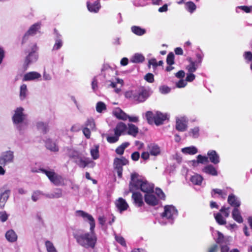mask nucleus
Masks as SVG:
<instances>
[{
  "instance_id": "1",
  "label": "nucleus",
  "mask_w": 252,
  "mask_h": 252,
  "mask_svg": "<svg viewBox=\"0 0 252 252\" xmlns=\"http://www.w3.org/2000/svg\"><path fill=\"white\" fill-rule=\"evenodd\" d=\"M73 236L77 243L86 249H94L97 240L94 229L86 233L81 229L77 230L73 232Z\"/></svg>"
},
{
  "instance_id": "2",
  "label": "nucleus",
  "mask_w": 252,
  "mask_h": 252,
  "mask_svg": "<svg viewBox=\"0 0 252 252\" xmlns=\"http://www.w3.org/2000/svg\"><path fill=\"white\" fill-rule=\"evenodd\" d=\"M149 96V91L143 86L135 90L127 91L125 94V96L126 98L131 99L137 103L144 102Z\"/></svg>"
},
{
  "instance_id": "3",
  "label": "nucleus",
  "mask_w": 252,
  "mask_h": 252,
  "mask_svg": "<svg viewBox=\"0 0 252 252\" xmlns=\"http://www.w3.org/2000/svg\"><path fill=\"white\" fill-rule=\"evenodd\" d=\"M41 172L45 174L50 181L55 186H64V179L60 175L56 173L54 170H47L44 168H40Z\"/></svg>"
},
{
  "instance_id": "4",
  "label": "nucleus",
  "mask_w": 252,
  "mask_h": 252,
  "mask_svg": "<svg viewBox=\"0 0 252 252\" xmlns=\"http://www.w3.org/2000/svg\"><path fill=\"white\" fill-rule=\"evenodd\" d=\"M128 160L125 157L121 158H116L114 160V166L117 170L118 176L119 178H122L123 174V166L128 164Z\"/></svg>"
},
{
  "instance_id": "5",
  "label": "nucleus",
  "mask_w": 252,
  "mask_h": 252,
  "mask_svg": "<svg viewBox=\"0 0 252 252\" xmlns=\"http://www.w3.org/2000/svg\"><path fill=\"white\" fill-rule=\"evenodd\" d=\"M138 175L136 173L131 174L130 182L129 185L130 192L136 191V190L140 189L141 185L143 181L138 179Z\"/></svg>"
},
{
  "instance_id": "6",
  "label": "nucleus",
  "mask_w": 252,
  "mask_h": 252,
  "mask_svg": "<svg viewBox=\"0 0 252 252\" xmlns=\"http://www.w3.org/2000/svg\"><path fill=\"white\" fill-rule=\"evenodd\" d=\"M76 213L78 216L82 217L85 220H88L89 221L90 225V230L94 229L95 222L94 218L91 215L82 210L76 211Z\"/></svg>"
},
{
  "instance_id": "7",
  "label": "nucleus",
  "mask_w": 252,
  "mask_h": 252,
  "mask_svg": "<svg viewBox=\"0 0 252 252\" xmlns=\"http://www.w3.org/2000/svg\"><path fill=\"white\" fill-rule=\"evenodd\" d=\"M14 159L13 152L8 151L2 153L0 157V164L4 166L6 164L12 162Z\"/></svg>"
},
{
  "instance_id": "8",
  "label": "nucleus",
  "mask_w": 252,
  "mask_h": 252,
  "mask_svg": "<svg viewBox=\"0 0 252 252\" xmlns=\"http://www.w3.org/2000/svg\"><path fill=\"white\" fill-rule=\"evenodd\" d=\"M164 212L161 214L162 218L172 219L174 216L177 215V210L173 205H166L164 206Z\"/></svg>"
},
{
  "instance_id": "9",
  "label": "nucleus",
  "mask_w": 252,
  "mask_h": 252,
  "mask_svg": "<svg viewBox=\"0 0 252 252\" xmlns=\"http://www.w3.org/2000/svg\"><path fill=\"white\" fill-rule=\"evenodd\" d=\"M41 24L39 23H35L31 26L29 30L24 34L22 43L24 44V42L28 40L29 35H33L36 34L37 31L40 29Z\"/></svg>"
},
{
  "instance_id": "10",
  "label": "nucleus",
  "mask_w": 252,
  "mask_h": 252,
  "mask_svg": "<svg viewBox=\"0 0 252 252\" xmlns=\"http://www.w3.org/2000/svg\"><path fill=\"white\" fill-rule=\"evenodd\" d=\"M24 109L22 107L17 108L15 111V114L12 117L14 124H18L22 123L25 119V115L23 113Z\"/></svg>"
},
{
  "instance_id": "11",
  "label": "nucleus",
  "mask_w": 252,
  "mask_h": 252,
  "mask_svg": "<svg viewBox=\"0 0 252 252\" xmlns=\"http://www.w3.org/2000/svg\"><path fill=\"white\" fill-rule=\"evenodd\" d=\"M92 1L87 2L88 10L93 13H97L101 8L100 0H93Z\"/></svg>"
},
{
  "instance_id": "12",
  "label": "nucleus",
  "mask_w": 252,
  "mask_h": 252,
  "mask_svg": "<svg viewBox=\"0 0 252 252\" xmlns=\"http://www.w3.org/2000/svg\"><path fill=\"white\" fill-rule=\"evenodd\" d=\"M131 198L133 204L138 207H142L144 205L143 197L141 193L138 191H133Z\"/></svg>"
},
{
  "instance_id": "13",
  "label": "nucleus",
  "mask_w": 252,
  "mask_h": 252,
  "mask_svg": "<svg viewBox=\"0 0 252 252\" xmlns=\"http://www.w3.org/2000/svg\"><path fill=\"white\" fill-rule=\"evenodd\" d=\"M37 57L34 52H30L26 57L23 66L25 70H27L29 65L33 62L36 61Z\"/></svg>"
},
{
  "instance_id": "14",
  "label": "nucleus",
  "mask_w": 252,
  "mask_h": 252,
  "mask_svg": "<svg viewBox=\"0 0 252 252\" xmlns=\"http://www.w3.org/2000/svg\"><path fill=\"white\" fill-rule=\"evenodd\" d=\"M145 202L150 206H155L158 204V200L156 196L151 193H146L144 195Z\"/></svg>"
},
{
  "instance_id": "15",
  "label": "nucleus",
  "mask_w": 252,
  "mask_h": 252,
  "mask_svg": "<svg viewBox=\"0 0 252 252\" xmlns=\"http://www.w3.org/2000/svg\"><path fill=\"white\" fill-rule=\"evenodd\" d=\"M115 204L118 210L122 213L127 209L128 205L126 201L123 198L120 197L115 202Z\"/></svg>"
},
{
  "instance_id": "16",
  "label": "nucleus",
  "mask_w": 252,
  "mask_h": 252,
  "mask_svg": "<svg viewBox=\"0 0 252 252\" xmlns=\"http://www.w3.org/2000/svg\"><path fill=\"white\" fill-rule=\"evenodd\" d=\"M10 190L7 189L3 190L0 189V208H2L4 207L5 203L7 201L9 194Z\"/></svg>"
},
{
  "instance_id": "17",
  "label": "nucleus",
  "mask_w": 252,
  "mask_h": 252,
  "mask_svg": "<svg viewBox=\"0 0 252 252\" xmlns=\"http://www.w3.org/2000/svg\"><path fill=\"white\" fill-rule=\"evenodd\" d=\"M140 189L146 193H153L154 190V186L148 183L147 181H143L141 185Z\"/></svg>"
},
{
  "instance_id": "18",
  "label": "nucleus",
  "mask_w": 252,
  "mask_h": 252,
  "mask_svg": "<svg viewBox=\"0 0 252 252\" xmlns=\"http://www.w3.org/2000/svg\"><path fill=\"white\" fill-rule=\"evenodd\" d=\"M147 150L150 155L157 156L160 154V148L157 144L151 143L147 146Z\"/></svg>"
},
{
  "instance_id": "19",
  "label": "nucleus",
  "mask_w": 252,
  "mask_h": 252,
  "mask_svg": "<svg viewBox=\"0 0 252 252\" xmlns=\"http://www.w3.org/2000/svg\"><path fill=\"white\" fill-rule=\"evenodd\" d=\"M208 159L212 163L217 164L220 162V157L216 151L215 150H210L207 153Z\"/></svg>"
},
{
  "instance_id": "20",
  "label": "nucleus",
  "mask_w": 252,
  "mask_h": 252,
  "mask_svg": "<svg viewBox=\"0 0 252 252\" xmlns=\"http://www.w3.org/2000/svg\"><path fill=\"white\" fill-rule=\"evenodd\" d=\"M167 119V116L166 114L162 113L160 112H157L156 113V118L155 121V124L157 126H159L163 124Z\"/></svg>"
},
{
  "instance_id": "21",
  "label": "nucleus",
  "mask_w": 252,
  "mask_h": 252,
  "mask_svg": "<svg viewBox=\"0 0 252 252\" xmlns=\"http://www.w3.org/2000/svg\"><path fill=\"white\" fill-rule=\"evenodd\" d=\"M41 76V74L35 71H31L25 74L23 78V81H31L38 79Z\"/></svg>"
},
{
  "instance_id": "22",
  "label": "nucleus",
  "mask_w": 252,
  "mask_h": 252,
  "mask_svg": "<svg viewBox=\"0 0 252 252\" xmlns=\"http://www.w3.org/2000/svg\"><path fill=\"white\" fill-rule=\"evenodd\" d=\"M227 202L231 206L233 207L234 208H238L240 205V201L238 200L236 196L233 194L229 195L227 199Z\"/></svg>"
},
{
  "instance_id": "23",
  "label": "nucleus",
  "mask_w": 252,
  "mask_h": 252,
  "mask_svg": "<svg viewBox=\"0 0 252 252\" xmlns=\"http://www.w3.org/2000/svg\"><path fill=\"white\" fill-rule=\"evenodd\" d=\"M126 125L123 122H119L114 128L115 135L120 136L126 129Z\"/></svg>"
},
{
  "instance_id": "24",
  "label": "nucleus",
  "mask_w": 252,
  "mask_h": 252,
  "mask_svg": "<svg viewBox=\"0 0 252 252\" xmlns=\"http://www.w3.org/2000/svg\"><path fill=\"white\" fill-rule=\"evenodd\" d=\"M45 147L46 148L52 152H58L59 151V147L56 143L53 142L50 138H48L45 141Z\"/></svg>"
},
{
  "instance_id": "25",
  "label": "nucleus",
  "mask_w": 252,
  "mask_h": 252,
  "mask_svg": "<svg viewBox=\"0 0 252 252\" xmlns=\"http://www.w3.org/2000/svg\"><path fill=\"white\" fill-rule=\"evenodd\" d=\"M187 60L189 63V64L187 65L186 69L189 73L195 72L197 68L198 64L196 63V62L193 61L191 57H188Z\"/></svg>"
},
{
  "instance_id": "26",
  "label": "nucleus",
  "mask_w": 252,
  "mask_h": 252,
  "mask_svg": "<svg viewBox=\"0 0 252 252\" xmlns=\"http://www.w3.org/2000/svg\"><path fill=\"white\" fill-rule=\"evenodd\" d=\"M114 115L118 119L126 121L128 116L121 109L118 108L113 112Z\"/></svg>"
},
{
  "instance_id": "27",
  "label": "nucleus",
  "mask_w": 252,
  "mask_h": 252,
  "mask_svg": "<svg viewBox=\"0 0 252 252\" xmlns=\"http://www.w3.org/2000/svg\"><path fill=\"white\" fill-rule=\"evenodd\" d=\"M203 172L212 176L218 175V172L216 169L211 164L208 165L202 169Z\"/></svg>"
},
{
  "instance_id": "28",
  "label": "nucleus",
  "mask_w": 252,
  "mask_h": 252,
  "mask_svg": "<svg viewBox=\"0 0 252 252\" xmlns=\"http://www.w3.org/2000/svg\"><path fill=\"white\" fill-rule=\"evenodd\" d=\"M232 216L233 219L237 222L240 223L243 222V219L238 208H236L233 209L232 212Z\"/></svg>"
},
{
  "instance_id": "29",
  "label": "nucleus",
  "mask_w": 252,
  "mask_h": 252,
  "mask_svg": "<svg viewBox=\"0 0 252 252\" xmlns=\"http://www.w3.org/2000/svg\"><path fill=\"white\" fill-rule=\"evenodd\" d=\"M188 127L185 121L178 119L176 121V128L179 131H185Z\"/></svg>"
},
{
  "instance_id": "30",
  "label": "nucleus",
  "mask_w": 252,
  "mask_h": 252,
  "mask_svg": "<svg viewBox=\"0 0 252 252\" xmlns=\"http://www.w3.org/2000/svg\"><path fill=\"white\" fill-rule=\"evenodd\" d=\"M127 134L133 137H136L138 133V128L132 124H128Z\"/></svg>"
},
{
  "instance_id": "31",
  "label": "nucleus",
  "mask_w": 252,
  "mask_h": 252,
  "mask_svg": "<svg viewBox=\"0 0 252 252\" xmlns=\"http://www.w3.org/2000/svg\"><path fill=\"white\" fill-rule=\"evenodd\" d=\"M5 237L10 242H15L17 239V236L13 230L7 231L5 234Z\"/></svg>"
},
{
  "instance_id": "32",
  "label": "nucleus",
  "mask_w": 252,
  "mask_h": 252,
  "mask_svg": "<svg viewBox=\"0 0 252 252\" xmlns=\"http://www.w3.org/2000/svg\"><path fill=\"white\" fill-rule=\"evenodd\" d=\"M193 165H196V164L202 163L204 164L209 162L208 158L206 156H203L201 155H199L197 157V160H193L192 161Z\"/></svg>"
},
{
  "instance_id": "33",
  "label": "nucleus",
  "mask_w": 252,
  "mask_h": 252,
  "mask_svg": "<svg viewBox=\"0 0 252 252\" xmlns=\"http://www.w3.org/2000/svg\"><path fill=\"white\" fill-rule=\"evenodd\" d=\"M145 117L149 124L153 125L155 123L156 114H154L152 111H148L146 113Z\"/></svg>"
},
{
  "instance_id": "34",
  "label": "nucleus",
  "mask_w": 252,
  "mask_h": 252,
  "mask_svg": "<svg viewBox=\"0 0 252 252\" xmlns=\"http://www.w3.org/2000/svg\"><path fill=\"white\" fill-rule=\"evenodd\" d=\"M131 31L136 35L141 36L146 33V30L139 26H133L131 28Z\"/></svg>"
},
{
  "instance_id": "35",
  "label": "nucleus",
  "mask_w": 252,
  "mask_h": 252,
  "mask_svg": "<svg viewBox=\"0 0 252 252\" xmlns=\"http://www.w3.org/2000/svg\"><path fill=\"white\" fill-rule=\"evenodd\" d=\"M74 162L78 164L79 167L81 168H85L89 165L92 161L87 158L83 159L82 158L80 157V158L79 159V162H78L77 160H75Z\"/></svg>"
},
{
  "instance_id": "36",
  "label": "nucleus",
  "mask_w": 252,
  "mask_h": 252,
  "mask_svg": "<svg viewBox=\"0 0 252 252\" xmlns=\"http://www.w3.org/2000/svg\"><path fill=\"white\" fill-rule=\"evenodd\" d=\"M203 181V177L199 175L195 174L192 176L190 178V181L194 185H200L201 184Z\"/></svg>"
},
{
  "instance_id": "37",
  "label": "nucleus",
  "mask_w": 252,
  "mask_h": 252,
  "mask_svg": "<svg viewBox=\"0 0 252 252\" xmlns=\"http://www.w3.org/2000/svg\"><path fill=\"white\" fill-rule=\"evenodd\" d=\"M145 60L144 56L141 54H135L130 59V61L133 63H142Z\"/></svg>"
},
{
  "instance_id": "38",
  "label": "nucleus",
  "mask_w": 252,
  "mask_h": 252,
  "mask_svg": "<svg viewBox=\"0 0 252 252\" xmlns=\"http://www.w3.org/2000/svg\"><path fill=\"white\" fill-rule=\"evenodd\" d=\"M182 152L184 154L192 155L197 153V149L194 146L188 147L183 148Z\"/></svg>"
},
{
  "instance_id": "39",
  "label": "nucleus",
  "mask_w": 252,
  "mask_h": 252,
  "mask_svg": "<svg viewBox=\"0 0 252 252\" xmlns=\"http://www.w3.org/2000/svg\"><path fill=\"white\" fill-rule=\"evenodd\" d=\"M129 145V143L127 142H124L122 143L120 146H118L116 150V153L119 155H122L124 153L125 149L127 148Z\"/></svg>"
},
{
  "instance_id": "40",
  "label": "nucleus",
  "mask_w": 252,
  "mask_h": 252,
  "mask_svg": "<svg viewBox=\"0 0 252 252\" xmlns=\"http://www.w3.org/2000/svg\"><path fill=\"white\" fill-rule=\"evenodd\" d=\"M36 126L37 129L41 130L44 134L46 133L49 130L48 124L42 122L37 123Z\"/></svg>"
},
{
  "instance_id": "41",
  "label": "nucleus",
  "mask_w": 252,
  "mask_h": 252,
  "mask_svg": "<svg viewBox=\"0 0 252 252\" xmlns=\"http://www.w3.org/2000/svg\"><path fill=\"white\" fill-rule=\"evenodd\" d=\"M85 127H87L88 128L91 129L92 130H95V124L94 120L93 118H91L87 119L85 123Z\"/></svg>"
},
{
  "instance_id": "42",
  "label": "nucleus",
  "mask_w": 252,
  "mask_h": 252,
  "mask_svg": "<svg viewBox=\"0 0 252 252\" xmlns=\"http://www.w3.org/2000/svg\"><path fill=\"white\" fill-rule=\"evenodd\" d=\"M218 194L223 199H225L226 196V193L223 191L221 189H213L211 192V195L213 197H215V195Z\"/></svg>"
},
{
  "instance_id": "43",
  "label": "nucleus",
  "mask_w": 252,
  "mask_h": 252,
  "mask_svg": "<svg viewBox=\"0 0 252 252\" xmlns=\"http://www.w3.org/2000/svg\"><path fill=\"white\" fill-rule=\"evenodd\" d=\"M215 219L218 224L220 225H224L226 223V220L223 218L222 215L218 213L215 215Z\"/></svg>"
},
{
  "instance_id": "44",
  "label": "nucleus",
  "mask_w": 252,
  "mask_h": 252,
  "mask_svg": "<svg viewBox=\"0 0 252 252\" xmlns=\"http://www.w3.org/2000/svg\"><path fill=\"white\" fill-rule=\"evenodd\" d=\"M94 148L91 150V155L94 159H97L99 157V145H95L94 146Z\"/></svg>"
},
{
  "instance_id": "45",
  "label": "nucleus",
  "mask_w": 252,
  "mask_h": 252,
  "mask_svg": "<svg viewBox=\"0 0 252 252\" xmlns=\"http://www.w3.org/2000/svg\"><path fill=\"white\" fill-rule=\"evenodd\" d=\"M45 245L47 252H58L52 242L50 241H46Z\"/></svg>"
},
{
  "instance_id": "46",
  "label": "nucleus",
  "mask_w": 252,
  "mask_h": 252,
  "mask_svg": "<svg viewBox=\"0 0 252 252\" xmlns=\"http://www.w3.org/2000/svg\"><path fill=\"white\" fill-rule=\"evenodd\" d=\"M27 92V85L23 84L20 87V97L21 99L23 100L26 97V93Z\"/></svg>"
},
{
  "instance_id": "47",
  "label": "nucleus",
  "mask_w": 252,
  "mask_h": 252,
  "mask_svg": "<svg viewBox=\"0 0 252 252\" xmlns=\"http://www.w3.org/2000/svg\"><path fill=\"white\" fill-rule=\"evenodd\" d=\"M186 8L188 11L192 13L196 8L195 4L192 1H188L186 4Z\"/></svg>"
},
{
  "instance_id": "48",
  "label": "nucleus",
  "mask_w": 252,
  "mask_h": 252,
  "mask_svg": "<svg viewBox=\"0 0 252 252\" xmlns=\"http://www.w3.org/2000/svg\"><path fill=\"white\" fill-rule=\"evenodd\" d=\"M106 109V106L105 104L101 101L97 103L96 106V110L98 113H101L103 111Z\"/></svg>"
},
{
  "instance_id": "49",
  "label": "nucleus",
  "mask_w": 252,
  "mask_h": 252,
  "mask_svg": "<svg viewBox=\"0 0 252 252\" xmlns=\"http://www.w3.org/2000/svg\"><path fill=\"white\" fill-rule=\"evenodd\" d=\"M63 41L61 38H56L55 40V43L53 46V50H58L60 49L63 46Z\"/></svg>"
},
{
  "instance_id": "50",
  "label": "nucleus",
  "mask_w": 252,
  "mask_h": 252,
  "mask_svg": "<svg viewBox=\"0 0 252 252\" xmlns=\"http://www.w3.org/2000/svg\"><path fill=\"white\" fill-rule=\"evenodd\" d=\"M199 128L198 127H195L193 128L190 129L189 132V135L194 138H196L199 136Z\"/></svg>"
},
{
  "instance_id": "51",
  "label": "nucleus",
  "mask_w": 252,
  "mask_h": 252,
  "mask_svg": "<svg viewBox=\"0 0 252 252\" xmlns=\"http://www.w3.org/2000/svg\"><path fill=\"white\" fill-rule=\"evenodd\" d=\"M166 63L167 64L172 65L174 64V55L172 52L169 53L166 58Z\"/></svg>"
},
{
  "instance_id": "52",
  "label": "nucleus",
  "mask_w": 252,
  "mask_h": 252,
  "mask_svg": "<svg viewBox=\"0 0 252 252\" xmlns=\"http://www.w3.org/2000/svg\"><path fill=\"white\" fill-rule=\"evenodd\" d=\"M62 196V190L61 189H57L53 193L51 194V198H60Z\"/></svg>"
},
{
  "instance_id": "53",
  "label": "nucleus",
  "mask_w": 252,
  "mask_h": 252,
  "mask_svg": "<svg viewBox=\"0 0 252 252\" xmlns=\"http://www.w3.org/2000/svg\"><path fill=\"white\" fill-rule=\"evenodd\" d=\"M217 234H218V237H217V239L216 240V244H219L220 245H222V244L223 243V242L224 241V235H223L222 233H221L220 231H218Z\"/></svg>"
},
{
  "instance_id": "54",
  "label": "nucleus",
  "mask_w": 252,
  "mask_h": 252,
  "mask_svg": "<svg viewBox=\"0 0 252 252\" xmlns=\"http://www.w3.org/2000/svg\"><path fill=\"white\" fill-rule=\"evenodd\" d=\"M151 65L154 70L157 69L158 67V62L155 58H152L149 60L148 67L150 68Z\"/></svg>"
},
{
  "instance_id": "55",
  "label": "nucleus",
  "mask_w": 252,
  "mask_h": 252,
  "mask_svg": "<svg viewBox=\"0 0 252 252\" xmlns=\"http://www.w3.org/2000/svg\"><path fill=\"white\" fill-rule=\"evenodd\" d=\"M144 79L150 83H152L155 81L154 76L151 73H147L144 76Z\"/></svg>"
},
{
  "instance_id": "56",
  "label": "nucleus",
  "mask_w": 252,
  "mask_h": 252,
  "mask_svg": "<svg viewBox=\"0 0 252 252\" xmlns=\"http://www.w3.org/2000/svg\"><path fill=\"white\" fill-rule=\"evenodd\" d=\"M42 194L43 193L39 190L34 191L32 195V199L33 201L35 202L38 199L39 196Z\"/></svg>"
},
{
  "instance_id": "57",
  "label": "nucleus",
  "mask_w": 252,
  "mask_h": 252,
  "mask_svg": "<svg viewBox=\"0 0 252 252\" xmlns=\"http://www.w3.org/2000/svg\"><path fill=\"white\" fill-rule=\"evenodd\" d=\"M119 136L115 135L114 136L107 137V140L110 143H114L117 142L119 139Z\"/></svg>"
},
{
  "instance_id": "58",
  "label": "nucleus",
  "mask_w": 252,
  "mask_h": 252,
  "mask_svg": "<svg viewBox=\"0 0 252 252\" xmlns=\"http://www.w3.org/2000/svg\"><path fill=\"white\" fill-rule=\"evenodd\" d=\"M243 57L245 60L248 62L252 61V53L250 51L245 52L243 54Z\"/></svg>"
},
{
  "instance_id": "59",
  "label": "nucleus",
  "mask_w": 252,
  "mask_h": 252,
  "mask_svg": "<svg viewBox=\"0 0 252 252\" xmlns=\"http://www.w3.org/2000/svg\"><path fill=\"white\" fill-rule=\"evenodd\" d=\"M91 130H92L91 129L88 128L87 127H84L82 129L83 133L84 135H85V136L86 137V138H87V139L90 138L91 134Z\"/></svg>"
},
{
  "instance_id": "60",
  "label": "nucleus",
  "mask_w": 252,
  "mask_h": 252,
  "mask_svg": "<svg viewBox=\"0 0 252 252\" xmlns=\"http://www.w3.org/2000/svg\"><path fill=\"white\" fill-rule=\"evenodd\" d=\"M156 193L161 199H165V195L163 191L159 188L156 189Z\"/></svg>"
},
{
  "instance_id": "61",
  "label": "nucleus",
  "mask_w": 252,
  "mask_h": 252,
  "mask_svg": "<svg viewBox=\"0 0 252 252\" xmlns=\"http://www.w3.org/2000/svg\"><path fill=\"white\" fill-rule=\"evenodd\" d=\"M116 240L118 243L123 246H126V243L125 239L122 236H116L115 237Z\"/></svg>"
},
{
  "instance_id": "62",
  "label": "nucleus",
  "mask_w": 252,
  "mask_h": 252,
  "mask_svg": "<svg viewBox=\"0 0 252 252\" xmlns=\"http://www.w3.org/2000/svg\"><path fill=\"white\" fill-rule=\"evenodd\" d=\"M69 157L74 159H79L81 157L77 151H73L69 154Z\"/></svg>"
},
{
  "instance_id": "63",
  "label": "nucleus",
  "mask_w": 252,
  "mask_h": 252,
  "mask_svg": "<svg viewBox=\"0 0 252 252\" xmlns=\"http://www.w3.org/2000/svg\"><path fill=\"white\" fill-rule=\"evenodd\" d=\"M220 211L223 213L224 216L225 218H228L229 216V208H226L223 206L221 208Z\"/></svg>"
},
{
  "instance_id": "64",
  "label": "nucleus",
  "mask_w": 252,
  "mask_h": 252,
  "mask_svg": "<svg viewBox=\"0 0 252 252\" xmlns=\"http://www.w3.org/2000/svg\"><path fill=\"white\" fill-rule=\"evenodd\" d=\"M239 8L247 13H250L251 11H252V6H248L246 5H243L239 6Z\"/></svg>"
}]
</instances>
